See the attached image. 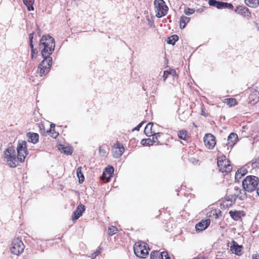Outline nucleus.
Segmentation results:
<instances>
[{
  "mask_svg": "<svg viewBox=\"0 0 259 259\" xmlns=\"http://www.w3.org/2000/svg\"><path fill=\"white\" fill-rule=\"evenodd\" d=\"M249 102L251 104H254L257 101V98L256 97V94H251L249 97Z\"/></svg>",
  "mask_w": 259,
  "mask_h": 259,
  "instance_id": "40",
  "label": "nucleus"
},
{
  "mask_svg": "<svg viewBox=\"0 0 259 259\" xmlns=\"http://www.w3.org/2000/svg\"><path fill=\"white\" fill-rule=\"evenodd\" d=\"M76 175L79 180V183L80 184L82 183L84 180V178L82 172V167L81 166H79L77 168Z\"/></svg>",
  "mask_w": 259,
  "mask_h": 259,
  "instance_id": "32",
  "label": "nucleus"
},
{
  "mask_svg": "<svg viewBox=\"0 0 259 259\" xmlns=\"http://www.w3.org/2000/svg\"><path fill=\"white\" fill-rule=\"evenodd\" d=\"M223 4V8H227L228 9H233V6L231 3L224 2Z\"/></svg>",
  "mask_w": 259,
  "mask_h": 259,
  "instance_id": "47",
  "label": "nucleus"
},
{
  "mask_svg": "<svg viewBox=\"0 0 259 259\" xmlns=\"http://www.w3.org/2000/svg\"><path fill=\"white\" fill-rule=\"evenodd\" d=\"M144 123V122H141V123H140L137 126H136L134 130V131H139L140 128L142 127V125Z\"/></svg>",
  "mask_w": 259,
  "mask_h": 259,
  "instance_id": "49",
  "label": "nucleus"
},
{
  "mask_svg": "<svg viewBox=\"0 0 259 259\" xmlns=\"http://www.w3.org/2000/svg\"><path fill=\"white\" fill-rule=\"evenodd\" d=\"M178 39L179 36L177 35H172L168 38L167 43L170 45H174Z\"/></svg>",
  "mask_w": 259,
  "mask_h": 259,
  "instance_id": "34",
  "label": "nucleus"
},
{
  "mask_svg": "<svg viewBox=\"0 0 259 259\" xmlns=\"http://www.w3.org/2000/svg\"><path fill=\"white\" fill-rule=\"evenodd\" d=\"M124 151V148L122 145L119 142H117L115 146L112 149V155L114 158H119L122 155Z\"/></svg>",
  "mask_w": 259,
  "mask_h": 259,
  "instance_id": "11",
  "label": "nucleus"
},
{
  "mask_svg": "<svg viewBox=\"0 0 259 259\" xmlns=\"http://www.w3.org/2000/svg\"><path fill=\"white\" fill-rule=\"evenodd\" d=\"M117 231V229L114 226H110L108 228V233L110 236L115 234Z\"/></svg>",
  "mask_w": 259,
  "mask_h": 259,
  "instance_id": "41",
  "label": "nucleus"
},
{
  "mask_svg": "<svg viewBox=\"0 0 259 259\" xmlns=\"http://www.w3.org/2000/svg\"><path fill=\"white\" fill-rule=\"evenodd\" d=\"M27 141L33 144H36L39 139L38 134L34 133H28L27 134Z\"/></svg>",
  "mask_w": 259,
  "mask_h": 259,
  "instance_id": "19",
  "label": "nucleus"
},
{
  "mask_svg": "<svg viewBox=\"0 0 259 259\" xmlns=\"http://www.w3.org/2000/svg\"><path fill=\"white\" fill-rule=\"evenodd\" d=\"M114 171L113 166L109 165L105 168L101 178L103 180H106L107 182L110 180L111 178L112 177Z\"/></svg>",
  "mask_w": 259,
  "mask_h": 259,
  "instance_id": "13",
  "label": "nucleus"
},
{
  "mask_svg": "<svg viewBox=\"0 0 259 259\" xmlns=\"http://www.w3.org/2000/svg\"><path fill=\"white\" fill-rule=\"evenodd\" d=\"M178 137L180 139L186 140L188 137V132L186 130H182L179 132Z\"/></svg>",
  "mask_w": 259,
  "mask_h": 259,
  "instance_id": "35",
  "label": "nucleus"
},
{
  "mask_svg": "<svg viewBox=\"0 0 259 259\" xmlns=\"http://www.w3.org/2000/svg\"><path fill=\"white\" fill-rule=\"evenodd\" d=\"M37 30H38V32H37V33H38V34H39V35H40V29H39V28H38V27H37Z\"/></svg>",
  "mask_w": 259,
  "mask_h": 259,
  "instance_id": "56",
  "label": "nucleus"
},
{
  "mask_svg": "<svg viewBox=\"0 0 259 259\" xmlns=\"http://www.w3.org/2000/svg\"><path fill=\"white\" fill-rule=\"evenodd\" d=\"M59 149L61 152H63L67 155H71L72 153L73 150L71 147L69 146H64L62 145H60Z\"/></svg>",
  "mask_w": 259,
  "mask_h": 259,
  "instance_id": "28",
  "label": "nucleus"
},
{
  "mask_svg": "<svg viewBox=\"0 0 259 259\" xmlns=\"http://www.w3.org/2000/svg\"><path fill=\"white\" fill-rule=\"evenodd\" d=\"M203 141L205 146L209 149H212L216 144L215 138L211 134H206L203 138Z\"/></svg>",
  "mask_w": 259,
  "mask_h": 259,
  "instance_id": "9",
  "label": "nucleus"
},
{
  "mask_svg": "<svg viewBox=\"0 0 259 259\" xmlns=\"http://www.w3.org/2000/svg\"><path fill=\"white\" fill-rule=\"evenodd\" d=\"M248 172L247 169L245 167H242L238 169L235 174V179L239 180L244 176Z\"/></svg>",
  "mask_w": 259,
  "mask_h": 259,
  "instance_id": "21",
  "label": "nucleus"
},
{
  "mask_svg": "<svg viewBox=\"0 0 259 259\" xmlns=\"http://www.w3.org/2000/svg\"><path fill=\"white\" fill-rule=\"evenodd\" d=\"M218 166L220 171L222 172L229 173L232 169V166L230 163V161L224 157V159H220V158L218 159L217 162Z\"/></svg>",
  "mask_w": 259,
  "mask_h": 259,
  "instance_id": "8",
  "label": "nucleus"
},
{
  "mask_svg": "<svg viewBox=\"0 0 259 259\" xmlns=\"http://www.w3.org/2000/svg\"><path fill=\"white\" fill-rule=\"evenodd\" d=\"M238 139V138L237 135L236 133H231L228 137L227 142L224 143V149L227 147V150L229 151V148L230 147L231 149L236 143Z\"/></svg>",
  "mask_w": 259,
  "mask_h": 259,
  "instance_id": "10",
  "label": "nucleus"
},
{
  "mask_svg": "<svg viewBox=\"0 0 259 259\" xmlns=\"http://www.w3.org/2000/svg\"><path fill=\"white\" fill-rule=\"evenodd\" d=\"M190 18L187 17L185 16H182L180 18V28L184 29L186 24L189 22Z\"/></svg>",
  "mask_w": 259,
  "mask_h": 259,
  "instance_id": "30",
  "label": "nucleus"
},
{
  "mask_svg": "<svg viewBox=\"0 0 259 259\" xmlns=\"http://www.w3.org/2000/svg\"><path fill=\"white\" fill-rule=\"evenodd\" d=\"M217 259H223V258H218Z\"/></svg>",
  "mask_w": 259,
  "mask_h": 259,
  "instance_id": "58",
  "label": "nucleus"
},
{
  "mask_svg": "<svg viewBox=\"0 0 259 259\" xmlns=\"http://www.w3.org/2000/svg\"><path fill=\"white\" fill-rule=\"evenodd\" d=\"M25 246L19 238L12 240L10 247V251L12 253L19 255L23 252Z\"/></svg>",
  "mask_w": 259,
  "mask_h": 259,
  "instance_id": "7",
  "label": "nucleus"
},
{
  "mask_svg": "<svg viewBox=\"0 0 259 259\" xmlns=\"http://www.w3.org/2000/svg\"><path fill=\"white\" fill-rule=\"evenodd\" d=\"M33 34L34 32H32L29 34V42L31 50H32V49H35L34 48V45L33 44Z\"/></svg>",
  "mask_w": 259,
  "mask_h": 259,
  "instance_id": "39",
  "label": "nucleus"
},
{
  "mask_svg": "<svg viewBox=\"0 0 259 259\" xmlns=\"http://www.w3.org/2000/svg\"><path fill=\"white\" fill-rule=\"evenodd\" d=\"M259 183V179L254 176H248L242 181L243 189L247 192H252L256 190Z\"/></svg>",
  "mask_w": 259,
  "mask_h": 259,
  "instance_id": "3",
  "label": "nucleus"
},
{
  "mask_svg": "<svg viewBox=\"0 0 259 259\" xmlns=\"http://www.w3.org/2000/svg\"><path fill=\"white\" fill-rule=\"evenodd\" d=\"M55 124L54 123H51L50 124V130H51V132H52V131H54V130H55Z\"/></svg>",
  "mask_w": 259,
  "mask_h": 259,
  "instance_id": "52",
  "label": "nucleus"
},
{
  "mask_svg": "<svg viewBox=\"0 0 259 259\" xmlns=\"http://www.w3.org/2000/svg\"><path fill=\"white\" fill-rule=\"evenodd\" d=\"M39 46L44 47L41 51L42 56L46 54H52L55 47V39L49 34L44 35L41 38Z\"/></svg>",
  "mask_w": 259,
  "mask_h": 259,
  "instance_id": "1",
  "label": "nucleus"
},
{
  "mask_svg": "<svg viewBox=\"0 0 259 259\" xmlns=\"http://www.w3.org/2000/svg\"><path fill=\"white\" fill-rule=\"evenodd\" d=\"M85 207L84 205H79L77 207L76 209L73 213L72 216V220L75 221L77 220L79 218H80L82 215V213L85 211Z\"/></svg>",
  "mask_w": 259,
  "mask_h": 259,
  "instance_id": "15",
  "label": "nucleus"
},
{
  "mask_svg": "<svg viewBox=\"0 0 259 259\" xmlns=\"http://www.w3.org/2000/svg\"><path fill=\"white\" fill-rule=\"evenodd\" d=\"M223 3L224 2H219L217 0H209L208 2L210 6L215 7L219 9L223 8Z\"/></svg>",
  "mask_w": 259,
  "mask_h": 259,
  "instance_id": "25",
  "label": "nucleus"
},
{
  "mask_svg": "<svg viewBox=\"0 0 259 259\" xmlns=\"http://www.w3.org/2000/svg\"><path fill=\"white\" fill-rule=\"evenodd\" d=\"M154 5L156 12V16L157 18H161L166 15L168 7L163 0H155Z\"/></svg>",
  "mask_w": 259,
  "mask_h": 259,
  "instance_id": "6",
  "label": "nucleus"
},
{
  "mask_svg": "<svg viewBox=\"0 0 259 259\" xmlns=\"http://www.w3.org/2000/svg\"><path fill=\"white\" fill-rule=\"evenodd\" d=\"M50 68L47 66H44V61H42L38 65V73L40 76H42L44 75H46L50 71Z\"/></svg>",
  "mask_w": 259,
  "mask_h": 259,
  "instance_id": "18",
  "label": "nucleus"
},
{
  "mask_svg": "<svg viewBox=\"0 0 259 259\" xmlns=\"http://www.w3.org/2000/svg\"><path fill=\"white\" fill-rule=\"evenodd\" d=\"M141 144L143 146H150L154 144L152 140L150 138L142 139Z\"/></svg>",
  "mask_w": 259,
  "mask_h": 259,
  "instance_id": "37",
  "label": "nucleus"
},
{
  "mask_svg": "<svg viewBox=\"0 0 259 259\" xmlns=\"http://www.w3.org/2000/svg\"><path fill=\"white\" fill-rule=\"evenodd\" d=\"M210 224V220L206 219L202 220L196 225L195 228L196 231H202L208 227Z\"/></svg>",
  "mask_w": 259,
  "mask_h": 259,
  "instance_id": "16",
  "label": "nucleus"
},
{
  "mask_svg": "<svg viewBox=\"0 0 259 259\" xmlns=\"http://www.w3.org/2000/svg\"><path fill=\"white\" fill-rule=\"evenodd\" d=\"M209 217L214 218L215 219H218V216L217 214V212H216L215 209L212 210L208 213Z\"/></svg>",
  "mask_w": 259,
  "mask_h": 259,
  "instance_id": "44",
  "label": "nucleus"
},
{
  "mask_svg": "<svg viewBox=\"0 0 259 259\" xmlns=\"http://www.w3.org/2000/svg\"><path fill=\"white\" fill-rule=\"evenodd\" d=\"M243 247L239 245L236 241L232 240L230 246V251L237 255L241 254V251Z\"/></svg>",
  "mask_w": 259,
  "mask_h": 259,
  "instance_id": "14",
  "label": "nucleus"
},
{
  "mask_svg": "<svg viewBox=\"0 0 259 259\" xmlns=\"http://www.w3.org/2000/svg\"><path fill=\"white\" fill-rule=\"evenodd\" d=\"M37 53H38V52H37V50L36 49H32V50H31V59L33 60L36 58Z\"/></svg>",
  "mask_w": 259,
  "mask_h": 259,
  "instance_id": "46",
  "label": "nucleus"
},
{
  "mask_svg": "<svg viewBox=\"0 0 259 259\" xmlns=\"http://www.w3.org/2000/svg\"><path fill=\"white\" fill-rule=\"evenodd\" d=\"M153 126V123L152 122H149L147 124L144 130V133L146 136H151L153 135V133L155 132L152 130Z\"/></svg>",
  "mask_w": 259,
  "mask_h": 259,
  "instance_id": "22",
  "label": "nucleus"
},
{
  "mask_svg": "<svg viewBox=\"0 0 259 259\" xmlns=\"http://www.w3.org/2000/svg\"><path fill=\"white\" fill-rule=\"evenodd\" d=\"M17 158L21 162H24L26 156L28 155L27 143L25 141H19L17 147Z\"/></svg>",
  "mask_w": 259,
  "mask_h": 259,
  "instance_id": "5",
  "label": "nucleus"
},
{
  "mask_svg": "<svg viewBox=\"0 0 259 259\" xmlns=\"http://www.w3.org/2000/svg\"><path fill=\"white\" fill-rule=\"evenodd\" d=\"M149 249L148 244L142 241L136 242L134 246L135 254L141 258H145L148 255Z\"/></svg>",
  "mask_w": 259,
  "mask_h": 259,
  "instance_id": "4",
  "label": "nucleus"
},
{
  "mask_svg": "<svg viewBox=\"0 0 259 259\" xmlns=\"http://www.w3.org/2000/svg\"><path fill=\"white\" fill-rule=\"evenodd\" d=\"M190 161L192 162V163H194V161H195V159L194 158H191L190 159Z\"/></svg>",
  "mask_w": 259,
  "mask_h": 259,
  "instance_id": "54",
  "label": "nucleus"
},
{
  "mask_svg": "<svg viewBox=\"0 0 259 259\" xmlns=\"http://www.w3.org/2000/svg\"><path fill=\"white\" fill-rule=\"evenodd\" d=\"M4 157L11 167H15L17 166L19 160L14 146L9 145L4 151Z\"/></svg>",
  "mask_w": 259,
  "mask_h": 259,
  "instance_id": "2",
  "label": "nucleus"
},
{
  "mask_svg": "<svg viewBox=\"0 0 259 259\" xmlns=\"http://www.w3.org/2000/svg\"><path fill=\"white\" fill-rule=\"evenodd\" d=\"M235 12L247 18L251 17V13L249 9L243 5L237 6L235 10Z\"/></svg>",
  "mask_w": 259,
  "mask_h": 259,
  "instance_id": "12",
  "label": "nucleus"
},
{
  "mask_svg": "<svg viewBox=\"0 0 259 259\" xmlns=\"http://www.w3.org/2000/svg\"><path fill=\"white\" fill-rule=\"evenodd\" d=\"M215 210L216 212H217V214H218V219H219V217L222 215V212L221 210L219 209H215Z\"/></svg>",
  "mask_w": 259,
  "mask_h": 259,
  "instance_id": "50",
  "label": "nucleus"
},
{
  "mask_svg": "<svg viewBox=\"0 0 259 259\" xmlns=\"http://www.w3.org/2000/svg\"><path fill=\"white\" fill-rule=\"evenodd\" d=\"M169 75H171L172 76H175L177 75V73H176V71L174 69H169V70H165L163 72V80L164 81H165L168 76Z\"/></svg>",
  "mask_w": 259,
  "mask_h": 259,
  "instance_id": "29",
  "label": "nucleus"
},
{
  "mask_svg": "<svg viewBox=\"0 0 259 259\" xmlns=\"http://www.w3.org/2000/svg\"><path fill=\"white\" fill-rule=\"evenodd\" d=\"M256 193L259 196V187L257 189H256Z\"/></svg>",
  "mask_w": 259,
  "mask_h": 259,
  "instance_id": "55",
  "label": "nucleus"
},
{
  "mask_svg": "<svg viewBox=\"0 0 259 259\" xmlns=\"http://www.w3.org/2000/svg\"><path fill=\"white\" fill-rule=\"evenodd\" d=\"M184 12L185 15H190L193 14L195 12V11L193 9L185 8Z\"/></svg>",
  "mask_w": 259,
  "mask_h": 259,
  "instance_id": "43",
  "label": "nucleus"
},
{
  "mask_svg": "<svg viewBox=\"0 0 259 259\" xmlns=\"http://www.w3.org/2000/svg\"><path fill=\"white\" fill-rule=\"evenodd\" d=\"M244 3L250 8H256L259 6V0H244Z\"/></svg>",
  "mask_w": 259,
  "mask_h": 259,
  "instance_id": "23",
  "label": "nucleus"
},
{
  "mask_svg": "<svg viewBox=\"0 0 259 259\" xmlns=\"http://www.w3.org/2000/svg\"><path fill=\"white\" fill-rule=\"evenodd\" d=\"M99 253V251H96L94 253L92 254V256L94 258L96 257V256Z\"/></svg>",
  "mask_w": 259,
  "mask_h": 259,
  "instance_id": "53",
  "label": "nucleus"
},
{
  "mask_svg": "<svg viewBox=\"0 0 259 259\" xmlns=\"http://www.w3.org/2000/svg\"><path fill=\"white\" fill-rule=\"evenodd\" d=\"M23 1L24 4L27 7L29 11L34 10L33 5L34 4V0H23Z\"/></svg>",
  "mask_w": 259,
  "mask_h": 259,
  "instance_id": "33",
  "label": "nucleus"
},
{
  "mask_svg": "<svg viewBox=\"0 0 259 259\" xmlns=\"http://www.w3.org/2000/svg\"><path fill=\"white\" fill-rule=\"evenodd\" d=\"M162 135V133L158 132V133H153V138L152 141L153 142V144L157 143V144L159 143V142L158 140V138L160 137V136Z\"/></svg>",
  "mask_w": 259,
  "mask_h": 259,
  "instance_id": "36",
  "label": "nucleus"
},
{
  "mask_svg": "<svg viewBox=\"0 0 259 259\" xmlns=\"http://www.w3.org/2000/svg\"><path fill=\"white\" fill-rule=\"evenodd\" d=\"M226 205L227 206H232L236 200V195L233 194H228L225 197Z\"/></svg>",
  "mask_w": 259,
  "mask_h": 259,
  "instance_id": "20",
  "label": "nucleus"
},
{
  "mask_svg": "<svg viewBox=\"0 0 259 259\" xmlns=\"http://www.w3.org/2000/svg\"><path fill=\"white\" fill-rule=\"evenodd\" d=\"M49 132L50 133V135H51V136L54 138H56L59 135L58 133L56 132L55 130H54V131H52V132H51V130H49Z\"/></svg>",
  "mask_w": 259,
  "mask_h": 259,
  "instance_id": "48",
  "label": "nucleus"
},
{
  "mask_svg": "<svg viewBox=\"0 0 259 259\" xmlns=\"http://www.w3.org/2000/svg\"><path fill=\"white\" fill-rule=\"evenodd\" d=\"M252 259H259V254H254L252 255Z\"/></svg>",
  "mask_w": 259,
  "mask_h": 259,
  "instance_id": "51",
  "label": "nucleus"
},
{
  "mask_svg": "<svg viewBox=\"0 0 259 259\" xmlns=\"http://www.w3.org/2000/svg\"><path fill=\"white\" fill-rule=\"evenodd\" d=\"M223 3L224 2H219L217 0H209L208 2L210 6L215 7L219 9L223 8Z\"/></svg>",
  "mask_w": 259,
  "mask_h": 259,
  "instance_id": "26",
  "label": "nucleus"
},
{
  "mask_svg": "<svg viewBox=\"0 0 259 259\" xmlns=\"http://www.w3.org/2000/svg\"><path fill=\"white\" fill-rule=\"evenodd\" d=\"M161 259H170V257L167 251H162L160 253Z\"/></svg>",
  "mask_w": 259,
  "mask_h": 259,
  "instance_id": "45",
  "label": "nucleus"
},
{
  "mask_svg": "<svg viewBox=\"0 0 259 259\" xmlns=\"http://www.w3.org/2000/svg\"><path fill=\"white\" fill-rule=\"evenodd\" d=\"M255 163H257L259 164V158H258L256 160Z\"/></svg>",
  "mask_w": 259,
  "mask_h": 259,
  "instance_id": "57",
  "label": "nucleus"
},
{
  "mask_svg": "<svg viewBox=\"0 0 259 259\" xmlns=\"http://www.w3.org/2000/svg\"><path fill=\"white\" fill-rule=\"evenodd\" d=\"M160 257V253L158 251H152L150 254V259H158Z\"/></svg>",
  "mask_w": 259,
  "mask_h": 259,
  "instance_id": "38",
  "label": "nucleus"
},
{
  "mask_svg": "<svg viewBox=\"0 0 259 259\" xmlns=\"http://www.w3.org/2000/svg\"><path fill=\"white\" fill-rule=\"evenodd\" d=\"M51 54H46L45 56H42L44 60L42 61H44V64L45 62L47 63L48 66L50 68L52 65V58L50 57Z\"/></svg>",
  "mask_w": 259,
  "mask_h": 259,
  "instance_id": "31",
  "label": "nucleus"
},
{
  "mask_svg": "<svg viewBox=\"0 0 259 259\" xmlns=\"http://www.w3.org/2000/svg\"><path fill=\"white\" fill-rule=\"evenodd\" d=\"M223 3L224 2H219L217 0H209L208 2L210 6L215 7L219 9L223 8Z\"/></svg>",
  "mask_w": 259,
  "mask_h": 259,
  "instance_id": "24",
  "label": "nucleus"
},
{
  "mask_svg": "<svg viewBox=\"0 0 259 259\" xmlns=\"http://www.w3.org/2000/svg\"><path fill=\"white\" fill-rule=\"evenodd\" d=\"M227 104L229 106L232 107L237 104L236 100L234 98L227 99Z\"/></svg>",
  "mask_w": 259,
  "mask_h": 259,
  "instance_id": "42",
  "label": "nucleus"
},
{
  "mask_svg": "<svg viewBox=\"0 0 259 259\" xmlns=\"http://www.w3.org/2000/svg\"><path fill=\"white\" fill-rule=\"evenodd\" d=\"M234 190L235 191L234 194L236 195V199L238 198L241 200H243L247 197L246 191L244 189L241 190L239 187H235Z\"/></svg>",
  "mask_w": 259,
  "mask_h": 259,
  "instance_id": "17",
  "label": "nucleus"
},
{
  "mask_svg": "<svg viewBox=\"0 0 259 259\" xmlns=\"http://www.w3.org/2000/svg\"><path fill=\"white\" fill-rule=\"evenodd\" d=\"M241 212L240 211H229L230 217L235 221H239L241 219Z\"/></svg>",
  "mask_w": 259,
  "mask_h": 259,
  "instance_id": "27",
  "label": "nucleus"
}]
</instances>
